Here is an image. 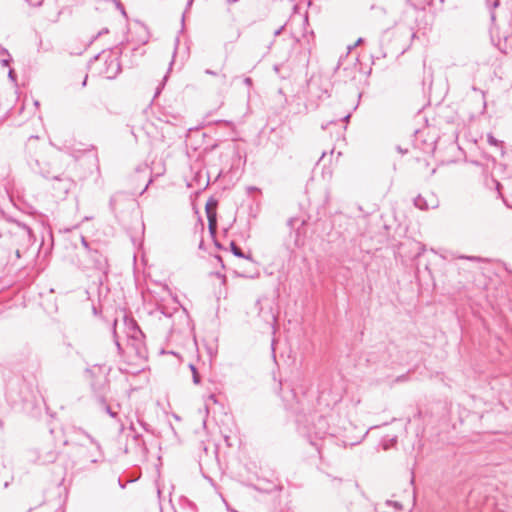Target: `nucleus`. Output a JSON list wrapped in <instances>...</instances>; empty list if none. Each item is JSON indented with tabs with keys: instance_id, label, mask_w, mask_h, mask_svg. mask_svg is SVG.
I'll use <instances>...</instances> for the list:
<instances>
[{
	"instance_id": "f257e3e1",
	"label": "nucleus",
	"mask_w": 512,
	"mask_h": 512,
	"mask_svg": "<svg viewBox=\"0 0 512 512\" xmlns=\"http://www.w3.org/2000/svg\"><path fill=\"white\" fill-rule=\"evenodd\" d=\"M29 165L32 170L39 172L44 178H52L55 181L53 184V189L57 197L65 196L74 185L70 178L59 177L57 175L51 174L49 169L42 168L41 161L39 159H33L29 162Z\"/></svg>"
},
{
	"instance_id": "f03ea898",
	"label": "nucleus",
	"mask_w": 512,
	"mask_h": 512,
	"mask_svg": "<svg viewBox=\"0 0 512 512\" xmlns=\"http://www.w3.org/2000/svg\"><path fill=\"white\" fill-rule=\"evenodd\" d=\"M81 243L92 262L91 268L106 277L109 267L107 258L97 248L91 247L84 236H81Z\"/></svg>"
},
{
	"instance_id": "7ed1b4c3",
	"label": "nucleus",
	"mask_w": 512,
	"mask_h": 512,
	"mask_svg": "<svg viewBox=\"0 0 512 512\" xmlns=\"http://www.w3.org/2000/svg\"><path fill=\"white\" fill-rule=\"evenodd\" d=\"M96 60L104 59L105 68L101 71V74L106 79H114L120 72L121 66L117 57L111 53H102L95 57Z\"/></svg>"
},
{
	"instance_id": "20e7f679",
	"label": "nucleus",
	"mask_w": 512,
	"mask_h": 512,
	"mask_svg": "<svg viewBox=\"0 0 512 512\" xmlns=\"http://www.w3.org/2000/svg\"><path fill=\"white\" fill-rule=\"evenodd\" d=\"M287 225L291 230V234L294 232V244L297 247L304 245L305 236V225L306 221L299 217H292L287 221Z\"/></svg>"
},
{
	"instance_id": "39448f33",
	"label": "nucleus",
	"mask_w": 512,
	"mask_h": 512,
	"mask_svg": "<svg viewBox=\"0 0 512 512\" xmlns=\"http://www.w3.org/2000/svg\"><path fill=\"white\" fill-rule=\"evenodd\" d=\"M414 205L420 210L435 209L439 206V200L433 193L418 195L414 199Z\"/></svg>"
},
{
	"instance_id": "423d86ee",
	"label": "nucleus",
	"mask_w": 512,
	"mask_h": 512,
	"mask_svg": "<svg viewBox=\"0 0 512 512\" xmlns=\"http://www.w3.org/2000/svg\"><path fill=\"white\" fill-rule=\"evenodd\" d=\"M216 209H217V201L215 199H210L206 203L205 210H206V215H207V219H208L209 231L212 235H214L216 233V229H217Z\"/></svg>"
},
{
	"instance_id": "0eeeda50",
	"label": "nucleus",
	"mask_w": 512,
	"mask_h": 512,
	"mask_svg": "<svg viewBox=\"0 0 512 512\" xmlns=\"http://www.w3.org/2000/svg\"><path fill=\"white\" fill-rule=\"evenodd\" d=\"M76 434L79 435V436H83L85 438V440L87 442H89L91 445H93L95 450H97L100 453L101 446L91 435H89L87 432H85V431H83L81 429H79L76 432Z\"/></svg>"
},
{
	"instance_id": "6e6552de",
	"label": "nucleus",
	"mask_w": 512,
	"mask_h": 512,
	"mask_svg": "<svg viewBox=\"0 0 512 512\" xmlns=\"http://www.w3.org/2000/svg\"><path fill=\"white\" fill-rule=\"evenodd\" d=\"M163 314H165L166 316H169V317L176 316V317L182 318V319H184V320H186V319H187L186 311H185L184 309L179 308V307H176V308L174 309V312H173V313L169 312V311H168V309H167V308H165V309L163 310Z\"/></svg>"
},
{
	"instance_id": "1a4fd4ad",
	"label": "nucleus",
	"mask_w": 512,
	"mask_h": 512,
	"mask_svg": "<svg viewBox=\"0 0 512 512\" xmlns=\"http://www.w3.org/2000/svg\"><path fill=\"white\" fill-rule=\"evenodd\" d=\"M259 315L265 320V322L269 325H273L276 321V317L273 314L272 310L264 312L263 308H260Z\"/></svg>"
},
{
	"instance_id": "9d476101",
	"label": "nucleus",
	"mask_w": 512,
	"mask_h": 512,
	"mask_svg": "<svg viewBox=\"0 0 512 512\" xmlns=\"http://www.w3.org/2000/svg\"><path fill=\"white\" fill-rule=\"evenodd\" d=\"M431 0H407L410 6L414 10L424 9L427 4L430 3Z\"/></svg>"
},
{
	"instance_id": "9b49d317",
	"label": "nucleus",
	"mask_w": 512,
	"mask_h": 512,
	"mask_svg": "<svg viewBox=\"0 0 512 512\" xmlns=\"http://www.w3.org/2000/svg\"><path fill=\"white\" fill-rule=\"evenodd\" d=\"M230 248H231V252L236 257L250 259V256L245 255L243 253V251L241 250V248L239 246H237L234 242H231Z\"/></svg>"
},
{
	"instance_id": "f8f14e48",
	"label": "nucleus",
	"mask_w": 512,
	"mask_h": 512,
	"mask_svg": "<svg viewBox=\"0 0 512 512\" xmlns=\"http://www.w3.org/2000/svg\"><path fill=\"white\" fill-rule=\"evenodd\" d=\"M189 367H190V369L192 371L193 382L195 384H199L200 383V375H199L196 367L193 364H190Z\"/></svg>"
},
{
	"instance_id": "ddd939ff",
	"label": "nucleus",
	"mask_w": 512,
	"mask_h": 512,
	"mask_svg": "<svg viewBox=\"0 0 512 512\" xmlns=\"http://www.w3.org/2000/svg\"><path fill=\"white\" fill-rule=\"evenodd\" d=\"M487 141L493 146H498L500 144V141H498L492 134L487 135Z\"/></svg>"
},
{
	"instance_id": "4468645a",
	"label": "nucleus",
	"mask_w": 512,
	"mask_h": 512,
	"mask_svg": "<svg viewBox=\"0 0 512 512\" xmlns=\"http://www.w3.org/2000/svg\"><path fill=\"white\" fill-rule=\"evenodd\" d=\"M459 258L460 259H466V260H469L471 262H480L482 260L480 257H477V256H460Z\"/></svg>"
},
{
	"instance_id": "2eb2a0df",
	"label": "nucleus",
	"mask_w": 512,
	"mask_h": 512,
	"mask_svg": "<svg viewBox=\"0 0 512 512\" xmlns=\"http://www.w3.org/2000/svg\"><path fill=\"white\" fill-rule=\"evenodd\" d=\"M105 410H106V412H107L111 417H113V418H115V417H116V412L112 411V409L110 408V406L106 405V406H105Z\"/></svg>"
},
{
	"instance_id": "dca6fc26",
	"label": "nucleus",
	"mask_w": 512,
	"mask_h": 512,
	"mask_svg": "<svg viewBox=\"0 0 512 512\" xmlns=\"http://www.w3.org/2000/svg\"><path fill=\"white\" fill-rule=\"evenodd\" d=\"M8 77L12 80V81H16V74H15V71L13 69H10L9 72H8Z\"/></svg>"
},
{
	"instance_id": "f3484780",
	"label": "nucleus",
	"mask_w": 512,
	"mask_h": 512,
	"mask_svg": "<svg viewBox=\"0 0 512 512\" xmlns=\"http://www.w3.org/2000/svg\"><path fill=\"white\" fill-rule=\"evenodd\" d=\"M11 60H12V59H11V57H10V55H9L7 58H5V59H2V60H1V64H2L3 66H8V65L10 64Z\"/></svg>"
},
{
	"instance_id": "a211bd4d",
	"label": "nucleus",
	"mask_w": 512,
	"mask_h": 512,
	"mask_svg": "<svg viewBox=\"0 0 512 512\" xmlns=\"http://www.w3.org/2000/svg\"><path fill=\"white\" fill-rule=\"evenodd\" d=\"M487 1H488V3H489L493 8L498 7L499 2H500L499 0H487Z\"/></svg>"
},
{
	"instance_id": "6ab92c4d",
	"label": "nucleus",
	"mask_w": 512,
	"mask_h": 512,
	"mask_svg": "<svg viewBox=\"0 0 512 512\" xmlns=\"http://www.w3.org/2000/svg\"><path fill=\"white\" fill-rule=\"evenodd\" d=\"M166 79H167V75L164 77L163 82H165V81H166ZM163 85H164V83H162V84H161V86H159V87L157 88L156 93H155V97H156V96H158V95L160 94V92H161V89H162Z\"/></svg>"
},
{
	"instance_id": "aec40b11",
	"label": "nucleus",
	"mask_w": 512,
	"mask_h": 512,
	"mask_svg": "<svg viewBox=\"0 0 512 512\" xmlns=\"http://www.w3.org/2000/svg\"><path fill=\"white\" fill-rule=\"evenodd\" d=\"M244 84L250 87L252 85V79L250 77H246L243 80Z\"/></svg>"
},
{
	"instance_id": "412c9836",
	"label": "nucleus",
	"mask_w": 512,
	"mask_h": 512,
	"mask_svg": "<svg viewBox=\"0 0 512 512\" xmlns=\"http://www.w3.org/2000/svg\"><path fill=\"white\" fill-rule=\"evenodd\" d=\"M0 55L9 56L8 50L0 45Z\"/></svg>"
},
{
	"instance_id": "4be33fe9",
	"label": "nucleus",
	"mask_w": 512,
	"mask_h": 512,
	"mask_svg": "<svg viewBox=\"0 0 512 512\" xmlns=\"http://www.w3.org/2000/svg\"><path fill=\"white\" fill-rule=\"evenodd\" d=\"M194 0H186V10L190 9Z\"/></svg>"
},
{
	"instance_id": "5701e85b",
	"label": "nucleus",
	"mask_w": 512,
	"mask_h": 512,
	"mask_svg": "<svg viewBox=\"0 0 512 512\" xmlns=\"http://www.w3.org/2000/svg\"><path fill=\"white\" fill-rule=\"evenodd\" d=\"M205 73L208 74V75H212V76H216L217 75V73L215 71L210 70V69H206Z\"/></svg>"
},
{
	"instance_id": "b1692460",
	"label": "nucleus",
	"mask_w": 512,
	"mask_h": 512,
	"mask_svg": "<svg viewBox=\"0 0 512 512\" xmlns=\"http://www.w3.org/2000/svg\"><path fill=\"white\" fill-rule=\"evenodd\" d=\"M152 182V179H149L148 183L145 185V187L143 188V190L141 191V194H143L149 187V185L151 184Z\"/></svg>"
},
{
	"instance_id": "393cba45",
	"label": "nucleus",
	"mask_w": 512,
	"mask_h": 512,
	"mask_svg": "<svg viewBox=\"0 0 512 512\" xmlns=\"http://www.w3.org/2000/svg\"><path fill=\"white\" fill-rule=\"evenodd\" d=\"M282 30H283V27H280L279 29H277V30L274 32V35H275V36L280 35V34H281V32H282Z\"/></svg>"
},
{
	"instance_id": "a878e982",
	"label": "nucleus",
	"mask_w": 512,
	"mask_h": 512,
	"mask_svg": "<svg viewBox=\"0 0 512 512\" xmlns=\"http://www.w3.org/2000/svg\"><path fill=\"white\" fill-rule=\"evenodd\" d=\"M137 171H148V166L144 165L143 167H139Z\"/></svg>"
},
{
	"instance_id": "bb28decb",
	"label": "nucleus",
	"mask_w": 512,
	"mask_h": 512,
	"mask_svg": "<svg viewBox=\"0 0 512 512\" xmlns=\"http://www.w3.org/2000/svg\"><path fill=\"white\" fill-rule=\"evenodd\" d=\"M114 337H115V343L118 347V349H120V343L118 342V340L116 339V332L114 331Z\"/></svg>"
},
{
	"instance_id": "cd10ccee",
	"label": "nucleus",
	"mask_w": 512,
	"mask_h": 512,
	"mask_svg": "<svg viewBox=\"0 0 512 512\" xmlns=\"http://www.w3.org/2000/svg\"><path fill=\"white\" fill-rule=\"evenodd\" d=\"M362 42H363V39H362V38H359V39L356 41L355 46L360 45Z\"/></svg>"
},
{
	"instance_id": "c85d7f7f",
	"label": "nucleus",
	"mask_w": 512,
	"mask_h": 512,
	"mask_svg": "<svg viewBox=\"0 0 512 512\" xmlns=\"http://www.w3.org/2000/svg\"><path fill=\"white\" fill-rule=\"evenodd\" d=\"M490 17H491V20L494 22L495 21V13L491 12Z\"/></svg>"
},
{
	"instance_id": "c756f323",
	"label": "nucleus",
	"mask_w": 512,
	"mask_h": 512,
	"mask_svg": "<svg viewBox=\"0 0 512 512\" xmlns=\"http://www.w3.org/2000/svg\"><path fill=\"white\" fill-rule=\"evenodd\" d=\"M77 443H78L79 445H81V446H85V445H86V442H85V441H81V440H79V442H77Z\"/></svg>"
},
{
	"instance_id": "7c9ffc66",
	"label": "nucleus",
	"mask_w": 512,
	"mask_h": 512,
	"mask_svg": "<svg viewBox=\"0 0 512 512\" xmlns=\"http://www.w3.org/2000/svg\"><path fill=\"white\" fill-rule=\"evenodd\" d=\"M235 2H237V0H227V3H228V4H233V3H235Z\"/></svg>"
},
{
	"instance_id": "2f4dec72",
	"label": "nucleus",
	"mask_w": 512,
	"mask_h": 512,
	"mask_svg": "<svg viewBox=\"0 0 512 512\" xmlns=\"http://www.w3.org/2000/svg\"><path fill=\"white\" fill-rule=\"evenodd\" d=\"M390 442H391V445L395 444V443H396V438H392V439L390 440Z\"/></svg>"
},
{
	"instance_id": "473e14b6",
	"label": "nucleus",
	"mask_w": 512,
	"mask_h": 512,
	"mask_svg": "<svg viewBox=\"0 0 512 512\" xmlns=\"http://www.w3.org/2000/svg\"><path fill=\"white\" fill-rule=\"evenodd\" d=\"M383 448H384V450H387L389 448V445L385 444Z\"/></svg>"
},
{
	"instance_id": "72a5a7b5",
	"label": "nucleus",
	"mask_w": 512,
	"mask_h": 512,
	"mask_svg": "<svg viewBox=\"0 0 512 512\" xmlns=\"http://www.w3.org/2000/svg\"><path fill=\"white\" fill-rule=\"evenodd\" d=\"M415 37V32H411V38Z\"/></svg>"
},
{
	"instance_id": "f704fd0d",
	"label": "nucleus",
	"mask_w": 512,
	"mask_h": 512,
	"mask_svg": "<svg viewBox=\"0 0 512 512\" xmlns=\"http://www.w3.org/2000/svg\"><path fill=\"white\" fill-rule=\"evenodd\" d=\"M349 117H350V115H346V116L344 117V119H345V120H348V119H349Z\"/></svg>"
},
{
	"instance_id": "c9c22d12",
	"label": "nucleus",
	"mask_w": 512,
	"mask_h": 512,
	"mask_svg": "<svg viewBox=\"0 0 512 512\" xmlns=\"http://www.w3.org/2000/svg\"><path fill=\"white\" fill-rule=\"evenodd\" d=\"M210 398L215 401V396L211 395Z\"/></svg>"
},
{
	"instance_id": "e433bc0d",
	"label": "nucleus",
	"mask_w": 512,
	"mask_h": 512,
	"mask_svg": "<svg viewBox=\"0 0 512 512\" xmlns=\"http://www.w3.org/2000/svg\"><path fill=\"white\" fill-rule=\"evenodd\" d=\"M91 462H97V459L92 458V459H91Z\"/></svg>"
}]
</instances>
